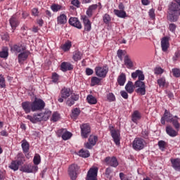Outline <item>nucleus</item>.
I'll use <instances>...</instances> for the list:
<instances>
[{
    "mask_svg": "<svg viewBox=\"0 0 180 180\" xmlns=\"http://www.w3.org/2000/svg\"><path fill=\"white\" fill-rule=\"evenodd\" d=\"M172 72L173 74V76L175 77V78H179V77H180V69L179 68H173L172 70Z\"/></svg>",
    "mask_w": 180,
    "mask_h": 180,
    "instance_id": "obj_51",
    "label": "nucleus"
},
{
    "mask_svg": "<svg viewBox=\"0 0 180 180\" xmlns=\"http://www.w3.org/2000/svg\"><path fill=\"white\" fill-rule=\"evenodd\" d=\"M141 119V115L139 111H134L132 115V122L134 123H137V120H140Z\"/></svg>",
    "mask_w": 180,
    "mask_h": 180,
    "instance_id": "obj_40",
    "label": "nucleus"
},
{
    "mask_svg": "<svg viewBox=\"0 0 180 180\" xmlns=\"http://www.w3.org/2000/svg\"><path fill=\"white\" fill-rule=\"evenodd\" d=\"M117 83L120 86H124V84H126V74L120 73V75L117 77Z\"/></svg>",
    "mask_w": 180,
    "mask_h": 180,
    "instance_id": "obj_27",
    "label": "nucleus"
},
{
    "mask_svg": "<svg viewBox=\"0 0 180 180\" xmlns=\"http://www.w3.org/2000/svg\"><path fill=\"white\" fill-rule=\"evenodd\" d=\"M180 56V51H177L175 52L174 56L172 58L173 61H177L178 58H179Z\"/></svg>",
    "mask_w": 180,
    "mask_h": 180,
    "instance_id": "obj_57",
    "label": "nucleus"
},
{
    "mask_svg": "<svg viewBox=\"0 0 180 180\" xmlns=\"http://www.w3.org/2000/svg\"><path fill=\"white\" fill-rule=\"evenodd\" d=\"M39 170V167L32 165H25L21 167V171L27 174H34Z\"/></svg>",
    "mask_w": 180,
    "mask_h": 180,
    "instance_id": "obj_13",
    "label": "nucleus"
},
{
    "mask_svg": "<svg viewBox=\"0 0 180 180\" xmlns=\"http://www.w3.org/2000/svg\"><path fill=\"white\" fill-rule=\"evenodd\" d=\"M158 84L159 86H165V78L162 77L158 79Z\"/></svg>",
    "mask_w": 180,
    "mask_h": 180,
    "instance_id": "obj_53",
    "label": "nucleus"
},
{
    "mask_svg": "<svg viewBox=\"0 0 180 180\" xmlns=\"http://www.w3.org/2000/svg\"><path fill=\"white\" fill-rule=\"evenodd\" d=\"M162 72H164V70L161 68H156L155 69V74L156 75H160V74H162Z\"/></svg>",
    "mask_w": 180,
    "mask_h": 180,
    "instance_id": "obj_58",
    "label": "nucleus"
},
{
    "mask_svg": "<svg viewBox=\"0 0 180 180\" xmlns=\"http://www.w3.org/2000/svg\"><path fill=\"white\" fill-rule=\"evenodd\" d=\"M96 9H98V4H92L87 8L86 14L89 18H92V15H94V11Z\"/></svg>",
    "mask_w": 180,
    "mask_h": 180,
    "instance_id": "obj_26",
    "label": "nucleus"
},
{
    "mask_svg": "<svg viewBox=\"0 0 180 180\" xmlns=\"http://www.w3.org/2000/svg\"><path fill=\"white\" fill-rule=\"evenodd\" d=\"M57 136L58 137H61L63 140L67 141L70 140L71 137H72V134L65 129H61L58 130L57 131Z\"/></svg>",
    "mask_w": 180,
    "mask_h": 180,
    "instance_id": "obj_10",
    "label": "nucleus"
},
{
    "mask_svg": "<svg viewBox=\"0 0 180 180\" xmlns=\"http://www.w3.org/2000/svg\"><path fill=\"white\" fill-rule=\"evenodd\" d=\"M72 46V44L70 41H67L64 44H63L60 46V49L63 51H70V49H71V46Z\"/></svg>",
    "mask_w": 180,
    "mask_h": 180,
    "instance_id": "obj_35",
    "label": "nucleus"
},
{
    "mask_svg": "<svg viewBox=\"0 0 180 180\" xmlns=\"http://www.w3.org/2000/svg\"><path fill=\"white\" fill-rule=\"evenodd\" d=\"M20 158H23V154L18 153L17 155V160H13L11 162V164L9 165V168H11V169H13V171H18V169H19V166L22 165V164L23 163V162H22V159Z\"/></svg>",
    "mask_w": 180,
    "mask_h": 180,
    "instance_id": "obj_4",
    "label": "nucleus"
},
{
    "mask_svg": "<svg viewBox=\"0 0 180 180\" xmlns=\"http://www.w3.org/2000/svg\"><path fill=\"white\" fill-rule=\"evenodd\" d=\"M114 13L116 16H117V18H121L122 19H124V18L127 16L126 11L123 10L114 9Z\"/></svg>",
    "mask_w": 180,
    "mask_h": 180,
    "instance_id": "obj_30",
    "label": "nucleus"
},
{
    "mask_svg": "<svg viewBox=\"0 0 180 180\" xmlns=\"http://www.w3.org/2000/svg\"><path fill=\"white\" fill-rule=\"evenodd\" d=\"M112 172H113V169H112V167H107L105 169V175L106 178H108V179H112V176H111Z\"/></svg>",
    "mask_w": 180,
    "mask_h": 180,
    "instance_id": "obj_47",
    "label": "nucleus"
},
{
    "mask_svg": "<svg viewBox=\"0 0 180 180\" xmlns=\"http://www.w3.org/2000/svg\"><path fill=\"white\" fill-rule=\"evenodd\" d=\"M29 54H30L29 51H24L21 52L18 56V62L20 63H23V61H26V60H27V57H29Z\"/></svg>",
    "mask_w": 180,
    "mask_h": 180,
    "instance_id": "obj_22",
    "label": "nucleus"
},
{
    "mask_svg": "<svg viewBox=\"0 0 180 180\" xmlns=\"http://www.w3.org/2000/svg\"><path fill=\"white\" fill-rule=\"evenodd\" d=\"M117 56L118 57V58H120V60H123V50L122 49H119L117 52Z\"/></svg>",
    "mask_w": 180,
    "mask_h": 180,
    "instance_id": "obj_55",
    "label": "nucleus"
},
{
    "mask_svg": "<svg viewBox=\"0 0 180 180\" xmlns=\"http://www.w3.org/2000/svg\"><path fill=\"white\" fill-rule=\"evenodd\" d=\"M51 9L53 12H58L59 11L63 10V6L59 4H54L51 6Z\"/></svg>",
    "mask_w": 180,
    "mask_h": 180,
    "instance_id": "obj_43",
    "label": "nucleus"
},
{
    "mask_svg": "<svg viewBox=\"0 0 180 180\" xmlns=\"http://www.w3.org/2000/svg\"><path fill=\"white\" fill-rule=\"evenodd\" d=\"M21 106L25 113H30L32 111V103L29 101L22 102Z\"/></svg>",
    "mask_w": 180,
    "mask_h": 180,
    "instance_id": "obj_24",
    "label": "nucleus"
},
{
    "mask_svg": "<svg viewBox=\"0 0 180 180\" xmlns=\"http://www.w3.org/2000/svg\"><path fill=\"white\" fill-rule=\"evenodd\" d=\"M79 99V95L73 94L71 95L70 98H68L66 101V105L68 106H72L75 104V102Z\"/></svg>",
    "mask_w": 180,
    "mask_h": 180,
    "instance_id": "obj_18",
    "label": "nucleus"
},
{
    "mask_svg": "<svg viewBox=\"0 0 180 180\" xmlns=\"http://www.w3.org/2000/svg\"><path fill=\"white\" fill-rule=\"evenodd\" d=\"M46 104L41 99L35 100L32 103V112H37V110H42L44 109Z\"/></svg>",
    "mask_w": 180,
    "mask_h": 180,
    "instance_id": "obj_5",
    "label": "nucleus"
},
{
    "mask_svg": "<svg viewBox=\"0 0 180 180\" xmlns=\"http://www.w3.org/2000/svg\"><path fill=\"white\" fill-rule=\"evenodd\" d=\"M146 147V141L141 138H135L132 143V148L136 151H140Z\"/></svg>",
    "mask_w": 180,
    "mask_h": 180,
    "instance_id": "obj_2",
    "label": "nucleus"
},
{
    "mask_svg": "<svg viewBox=\"0 0 180 180\" xmlns=\"http://www.w3.org/2000/svg\"><path fill=\"white\" fill-rule=\"evenodd\" d=\"M136 88V83L133 84V82L129 81L125 85V90L128 94H133Z\"/></svg>",
    "mask_w": 180,
    "mask_h": 180,
    "instance_id": "obj_23",
    "label": "nucleus"
},
{
    "mask_svg": "<svg viewBox=\"0 0 180 180\" xmlns=\"http://www.w3.org/2000/svg\"><path fill=\"white\" fill-rule=\"evenodd\" d=\"M42 116V120L46 122V120H49V117L51 116V111L49 110H46L44 112H41Z\"/></svg>",
    "mask_w": 180,
    "mask_h": 180,
    "instance_id": "obj_41",
    "label": "nucleus"
},
{
    "mask_svg": "<svg viewBox=\"0 0 180 180\" xmlns=\"http://www.w3.org/2000/svg\"><path fill=\"white\" fill-rule=\"evenodd\" d=\"M10 25L12 29H16V27L19 26V21H18V19L16 18V17H15V15L11 18Z\"/></svg>",
    "mask_w": 180,
    "mask_h": 180,
    "instance_id": "obj_32",
    "label": "nucleus"
},
{
    "mask_svg": "<svg viewBox=\"0 0 180 180\" xmlns=\"http://www.w3.org/2000/svg\"><path fill=\"white\" fill-rule=\"evenodd\" d=\"M131 78H133V79L138 78V80L135 82V86L136 88H138L136 90V94L141 96L146 95V83L143 82L146 79L144 72H143L142 70H136L135 72L131 73Z\"/></svg>",
    "mask_w": 180,
    "mask_h": 180,
    "instance_id": "obj_1",
    "label": "nucleus"
},
{
    "mask_svg": "<svg viewBox=\"0 0 180 180\" xmlns=\"http://www.w3.org/2000/svg\"><path fill=\"white\" fill-rule=\"evenodd\" d=\"M107 101L108 102H115V101H116V97L115 96V94H113V93H108L107 94Z\"/></svg>",
    "mask_w": 180,
    "mask_h": 180,
    "instance_id": "obj_49",
    "label": "nucleus"
},
{
    "mask_svg": "<svg viewBox=\"0 0 180 180\" xmlns=\"http://www.w3.org/2000/svg\"><path fill=\"white\" fill-rule=\"evenodd\" d=\"M86 74L87 75H92V74H94V70L88 68L86 69Z\"/></svg>",
    "mask_w": 180,
    "mask_h": 180,
    "instance_id": "obj_64",
    "label": "nucleus"
},
{
    "mask_svg": "<svg viewBox=\"0 0 180 180\" xmlns=\"http://www.w3.org/2000/svg\"><path fill=\"white\" fill-rule=\"evenodd\" d=\"M9 49L6 46H4L2 50L0 51V58H8L9 56Z\"/></svg>",
    "mask_w": 180,
    "mask_h": 180,
    "instance_id": "obj_33",
    "label": "nucleus"
},
{
    "mask_svg": "<svg viewBox=\"0 0 180 180\" xmlns=\"http://www.w3.org/2000/svg\"><path fill=\"white\" fill-rule=\"evenodd\" d=\"M51 79L53 84H58L60 81V75H58V74L56 72H53L52 73Z\"/></svg>",
    "mask_w": 180,
    "mask_h": 180,
    "instance_id": "obj_44",
    "label": "nucleus"
},
{
    "mask_svg": "<svg viewBox=\"0 0 180 180\" xmlns=\"http://www.w3.org/2000/svg\"><path fill=\"white\" fill-rule=\"evenodd\" d=\"M170 162L174 170L180 172V158H171Z\"/></svg>",
    "mask_w": 180,
    "mask_h": 180,
    "instance_id": "obj_19",
    "label": "nucleus"
},
{
    "mask_svg": "<svg viewBox=\"0 0 180 180\" xmlns=\"http://www.w3.org/2000/svg\"><path fill=\"white\" fill-rule=\"evenodd\" d=\"M26 119L31 121L32 123H38V122H43V117L41 112L35 113L32 115H27Z\"/></svg>",
    "mask_w": 180,
    "mask_h": 180,
    "instance_id": "obj_15",
    "label": "nucleus"
},
{
    "mask_svg": "<svg viewBox=\"0 0 180 180\" xmlns=\"http://www.w3.org/2000/svg\"><path fill=\"white\" fill-rule=\"evenodd\" d=\"M82 58V53L79 51H75L73 52L72 59L74 61H79Z\"/></svg>",
    "mask_w": 180,
    "mask_h": 180,
    "instance_id": "obj_37",
    "label": "nucleus"
},
{
    "mask_svg": "<svg viewBox=\"0 0 180 180\" xmlns=\"http://www.w3.org/2000/svg\"><path fill=\"white\" fill-rule=\"evenodd\" d=\"M148 15L151 19H154L155 18V13L154 11V9L151 8L149 10Z\"/></svg>",
    "mask_w": 180,
    "mask_h": 180,
    "instance_id": "obj_59",
    "label": "nucleus"
},
{
    "mask_svg": "<svg viewBox=\"0 0 180 180\" xmlns=\"http://www.w3.org/2000/svg\"><path fill=\"white\" fill-rule=\"evenodd\" d=\"M166 132L170 137H176V136H178V132H176V131H175L171 126H167L166 127Z\"/></svg>",
    "mask_w": 180,
    "mask_h": 180,
    "instance_id": "obj_28",
    "label": "nucleus"
},
{
    "mask_svg": "<svg viewBox=\"0 0 180 180\" xmlns=\"http://www.w3.org/2000/svg\"><path fill=\"white\" fill-rule=\"evenodd\" d=\"M81 20H82L83 25L84 26V32H91L92 30V23L88 16L83 15L81 16Z\"/></svg>",
    "mask_w": 180,
    "mask_h": 180,
    "instance_id": "obj_14",
    "label": "nucleus"
},
{
    "mask_svg": "<svg viewBox=\"0 0 180 180\" xmlns=\"http://www.w3.org/2000/svg\"><path fill=\"white\" fill-rule=\"evenodd\" d=\"M124 63L127 68H133V61H131V59H130L129 56H124Z\"/></svg>",
    "mask_w": 180,
    "mask_h": 180,
    "instance_id": "obj_34",
    "label": "nucleus"
},
{
    "mask_svg": "<svg viewBox=\"0 0 180 180\" xmlns=\"http://www.w3.org/2000/svg\"><path fill=\"white\" fill-rule=\"evenodd\" d=\"M101 81H102L101 79L97 77H91V86H95V85H101Z\"/></svg>",
    "mask_w": 180,
    "mask_h": 180,
    "instance_id": "obj_39",
    "label": "nucleus"
},
{
    "mask_svg": "<svg viewBox=\"0 0 180 180\" xmlns=\"http://www.w3.org/2000/svg\"><path fill=\"white\" fill-rule=\"evenodd\" d=\"M60 119V114H58V112H54L52 115V121L53 122H57Z\"/></svg>",
    "mask_w": 180,
    "mask_h": 180,
    "instance_id": "obj_54",
    "label": "nucleus"
},
{
    "mask_svg": "<svg viewBox=\"0 0 180 180\" xmlns=\"http://www.w3.org/2000/svg\"><path fill=\"white\" fill-rule=\"evenodd\" d=\"M120 179L121 180H129L127 175L124 174L123 172L120 173Z\"/></svg>",
    "mask_w": 180,
    "mask_h": 180,
    "instance_id": "obj_61",
    "label": "nucleus"
},
{
    "mask_svg": "<svg viewBox=\"0 0 180 180\" xmlns=\"http://www.w3.org/2000/svg\"><path fill=\"white\" fill-rule=\"evenodd\" d=\"M33 162L36 167L41 162V158H40V155L39 154H35L34 159H33Z\"/></svg>",
    "mask_w": 180,
    "mask_h": 180,
    "instance_id": "obj_46",
    "label": "nucleus"
},
{
    "mask_svg": "<svg viewBox=\"0 0 180 180\" xmlns=\"http://www.w3.org/2000/svg\"><path fill=\"white\" fill-rule=\"evenodd\" d=\"M78 174H79V166H78L77 164L71 165L68 168V174L70 177V179H77V176Z\"/></svg>",
    "mask_w": 180,
    "mask_h": 180,
    "instance_id": "obj_3",
    "label": "nucleus"
},
{
    "mask_svg": "<svg viewBox=\"0 0 180 180\" xmlns=\"http://www.w3.org/2000/svg\"><path fill=\"white\" fill-rule=\"evenodd\" d=\"M81 113V110L79 108H76L72 110L71 117L73 120H77V118L79 116Z\"/></svg>",
    "mask_w": 180,
    "mask_h": 180,
    "instance_id": "obj_31",
    "label": "nucleus"
},
{
    "mask_svg": "<svg viewBox=\"0 0 180 180\" xmlns=\"http://www.w3.org/2000/svg\"><path fill=\"white\" fill-rule=\"evenodd\" d=\"M39 9L37 8H34L32 10V16H39Z\"/></svg>",
    "mask_w": 180,
    "mask_h": 180,
    "instance_id": "obj_56",
    "label": "nucleus"
},
{
    "mask_svg": "<svg viewBox=\"0 0 180 180\" xmlns=\"http://www.w3.org/2000/svg\"><path fill=\"white\" fill-rule=\"evenodd\" d=\"M108 71L109 68H108V66L96 67L95 68L96 75L98 77V78H105Z\"/></svg>",
    "mask_w": 180,
    "mask_h": 180,
    "instance_id": "obj_6",
    "label": "nucleus"
},
{
    "mask_svg": "<svg viewBox=\"0 0 180 180\" xmlns=\"http://www.w3.org/2000/svg\"><path fill=\"white\" fill-rule=\"evenodd\" d=\"M69 24L71 26H74V27H77V29H82V25H81V22L78 20V18L75 17H71L69 19Z\"/></svg>",
    "mask_w": 180,
    "mask_h": 180,
    "instance_id": "obj_20",
    "label": "nucleus"
},
{
    "mask_svg": "<svg viewBox=\"0 0 180 180\" xmlns=\"http://www.w3.org/2000/svg\"><path fill=\"white\" fill-rule=\"evenodd\" d=\"M120 95L124 99H128L129 98V94L125 91H121Z\"/></svg>",
    "mask_w": 180,
    "mask_h": 180,
    "instance_id": "obj_60",
    "label": "nucleus"
},
{
    "mask_svg": "<svg viewBox=\"0 0 180 180\" xmlns=\"http://www.w3.org/2000/svg\"><path fill=\"white\" fill-rule=\"evenodd\" d=\"M61 70L63 72H66V71H71V70L74 69V66L68 62H63L60 65Z\"/></svg>",
    "mask_w": 180,
    "mask_h": 180,
    "instance_id": "obj_21",
    "label": "nucleus"
},
{
    "mask_svg": "<svg viewBox=\"0 0 180 180\" xmlns=\"http://www.w3.org/2000/svg\"><path fill=\"white\" fill-rule=\"evenodd\" d=\"M111 136L116 146H120V131L119 130L113 129V127H109Z\"/></svg>",
    "mask_w": 180,
    "mask_h": 180,
    "instance_id": "obj_8",
    "label": "nucleus"
},
{
    "mask_svg": "<svg viewBox=\"0 0 180 180\" xmlns=\"http://www.w3.org/2000/svg\"><path fill=\"white\" fill-rule=\"evenodd\" d=\"M21 147L25 154H27V153H29V150H30V145L29 144V142L26 141V139H23L21 141Z\"/></svg>",
    "mask_w": 180,
    "mask_h": 180,
    "instance_id": "obj_25",
    "label": "nucleus"
},
{
    "mask_svg": "<svg viewBox=\"0 0 180 180\" xmlns=\"http://www.w3.org/2000/svg\"><path fill=\"white\" fill-rule=\"evenodd\" d=\"M11 51L18 54V53H22L26 50V46L23 44H16L11 46Z\"/></svg>",
    "mask_w": 180,
    "mask_h": 180,
    "instance_id": "obj_16",
    "label": "nucleus"
},
{
    "mask_svg": "<svg viewBox=\"0 0 180 180\" xmlns=\"http://www.w3.org/2000/svg\"><path fill=\"white\" fill-rule=\"evenodd\" d=\"M163 117H165V120L167 122H171V120H172L173 118L172 115L167 110H165Z\"/></svg>",
    "mask_w": 180,
    "mask_h": 180,
    "instance_id": "obj_45",
    "label": "nucleus"
},
{
    "mask_svg": "<svg viewBox=\"0 0 180 180\" xmlns=\"http://www.w3.org/2000/svg\"><path fill=\"white\" fill-rule=\"evenodd\" d=\"M161 47L165 53L168 51V49H169V37H164L161 39Z\"/></svg>",
    "mask_w": 180,
    "mask_h": 180,
    "instance_id": "obj_17",
    "label": "nucleus"
},
{
    "mask_svg": "<svg viewBox=\"0 0 180 180\" xmlns=\"http://www.w3.org/2000/svg\"><path fill=\"white\" fill-rule=\"evenodd\" d=\"M78 155L79 157H82V158H88V157L91 155V154L89 153V150L81 149L78 152Z\"/></svg>",
    "mask_w": 180,
    "mask_h": 180,
    "instance_id": "obj_36",
    "label": "nucleus"
},
{
    "mask_svg": "<svg viewBox=\"0 0 180 180\" xmlns=\"http://www.w3.org/2000/svg\"><path fill=\"white\" fill-rule=\"evenodd\" d=\"M98 167H91L87 172L86 180H98Z\"/></svg>",
    "mask_w": 180,
    "mask_h": 180,
    "instance_id": "obj_11",
    "label": "nucleus"
},
{
    "mask_svg": "<svg viewBox=\"0 0 180 180\" xmlns=\"http://www.w3.org/2000/svg\"><path fill=\"white\" fill-rule=\"evenodd\" d=\"M5 86H6L5 83V77H4L2 75H0V88H5Z\"/></svg>",
    "mask_w": 180,
    "mask_h": 180,
    "instance_id": "obj_52",
    "label": "nucleus"
},
{
    "mask_svg": "<svg viewBox=\"0 0 180 180\" xmlns=\"http://www.w3.org/2000/svg\"><path fill=\"white\" fill-rule=\"evenodd\" d=\"M104 162L106 164V165H109L113 168H116L119 165V161H117V158H116L115 156L105 158Z\"/></svg>",
    "mask_w": 180,
    "mask_h": 180,
    "instance_id": "obj_12",
    "label": "nucleus"
},
{
    "mask_svg": "<svg viewBox=\"0 0 180 180\" xmlns=\"http://www.w3.org/2000/svg\"><path fill=\"white\" fill-rule=\"evenodd\" d=\"M71 96V89L63 87L60 91V97H58V102L60 103H63L64 102V99H67Z\"/></svg>",
    "mask_w": 180,
    "mask_h": 180,
    "instance_id": "obj_7",
    "label": "nucleus"
},
{
    "mask_svg": "<svg viewBox=\"0 0 180 180\" xmlns=\"http://www.w3.org/2000/svg\"><path fill=\"white\" fill-rule=\"evenodd\" d=\"M158 146L160 147V150H164V148H165V141H160L158 142Z\"/></svg>",
    "mask_w": 180,
    "mask_h": 180,
    "instance_id": "obj_62",
    "label": "nucleus"
},
{
    "mask_svg": "<svg viewBox=\"0 0 180 180\" xmlns=\"http://www.w3.org/2000/svg\"><path fill=\"white\" fill-rule=\"evenodd\" d=\"M96 141H98V136H90L89 138V142L92 145L95 146L96 144Z\"/></svg>",
    "mask_w": 180,
    "mask_h": 180,
    "instance_id": "obj_48",
    "label": "nucleus"
},
{
    "mask_svg": "<svg viewBox=\"0 0 180 180\" xmlns=\"http://www.w3.org/2000/svg\"><path fill=\"white\" fill-rule=\"evenodd\" d=\"M178 120H179V118L175 116V117H173L170 121L172 122V124L175 127V129H179L180 127V124H179V122H178Z\"/></svg>",
    "mask_w": 180,
    "mask_h": 180,
    "instance_id": "obj_42",
    "label": "nucleus"
},
{
    "mask_svg": "<svg viewBox=\"0 0 180 180\" xmlns=\"http://www.w3.org/2000/svg\"><path fill=\"white\" fill-rule=\"evenodd\" d=\"M58 25H65L67 23V15L65 14H60L57 17Z\"/></svg>",
    "mask_w": 180,
    "mask_h": 180,
    "instance_id": "obj_29",
    "label": "nucleus"
},
{
    "mask_svg": "<svg viewBox=\"0 0 180 180\" xmlns=\"http://www.w3.org/2000/svg\"><path fill=\"white\" fill-rule=\"evenodd\" d=\"M81 136L82 139H88L91 134V127L89 124H83L80 126Z\"/></svg>",
    "mask_w": 180,
    "mask_h": 180,
    "instance_id": "obj_9",
    "label": "nucleus"
},
{
    "mask_svg": "<svg viewBox=\"0 0 180 180\" xmlns=\"http://www.w3.org/2000/svg\"><path fill=\"white\" fill-rule=\"evenodd\" d=\"M176 29V25H175V24L174 23H172V24H169V30H170V32H175V30Z\"/></svg>",
    "mask_w": 180,
    "mask_h": 180,
    "instance_id": "obj_63",
    "label": "nucleus"
},
{
    "mask_svg": "<svg viewBox=\"0 0 180 180\" xmlns=\"http://www.w3.org/2000/svg\"><path fill=\"white\" fill-rule=\"evenodd\" d=\"M103 22L105 23V25H109V22L111 20L110 15L108 13L104 14L103 16Z\"/></svg>",
    "mask_w": 180,
    "mask_h": 180,
    "instance_id": "obj_50",
    "label": "nucleus"
},
{
    "mask_svg": "<svg viewBox=\"0 0 180 180\" xmlns=\"http://www.w3.org/2000/svg\"><path fill=\"white\" fill-rule=\"evenodd\" d=\"M86 101L90 105H96V103H98V100L92 95L87 96Z\"/></svg>",
    "mask_w": 180,
    "mask_h": 180,
    "instance_id": "obj_38",
    "label": "nucleus"
}]
</instances>
